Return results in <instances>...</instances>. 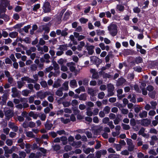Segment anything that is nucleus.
I'll use <instances>...</instances> for the list:
<instances>
[{"mask_svg": "<svg viewBox=\"0 0 158 158\" xmlns=\"http://www.w3.org/2000/svg\"><path fill=\"white\" fill-rule=\"evenodd\" d=\"M7 7L9 10H10L12 8V6L10 5L9 2L6 0H0V18L6 21L9 19L8 16L5 14L2 15V14L6 12V8Z\"/></svg>", "mask_w": 158, "mask_h": 158, "instance_id": "nucleus-1", "label": "nucleus"}, {"mask_svg": "<svg viewBox=\"0 0 158 158\" xmlns=\"http://www.w3.org/2000/svg\"><path fill=\"white\" fill-rule=\"evenodd\" d=\"M108 29L110 34L112 36L116 35L117 33V25L113 23L111 24L108 27Z\"/></svg>", "mask_w": 158, "mask_h": 158, "instance_id": "nucleus-2", "label": "nucleus"}, {"mask_svg": "<svg viewBox=\"0 0 158 158\" xmlns=\"http://www.w3.org/2000/svg\"><path fill=\"white\" fill-rule=\"evenodd\" d=\"M51 6L50 3L47 1H45L44 2L43 9L45 13H48L51 10Z\"/></svg>", "mask_w": 158, "mask_h": 158, "instance_id": "nucleus-3", "label": "nucleus"}, {"mask_svg": "<svg viewBox=\"0 0 158 158\" xmlns=\"http://www.w3.org/2000/svg\"><path fill=\"white\" fill-rule=\"evenodd\" d=\"M127 144L129 145L128 150L131 151L133 150L134 145L133 144L132 140L131 139H127Z\"/></svg>", "mask_w": 158, "mask_h": 158, "instance_id": "nucleus-4", "label": "nucleus"}, {"mask_svg": "<svg viewBox=\"0 0 158 158\" xmlns=\"http://www.w3.org/2000/svg\"><path fill=\"white\" fill-rule=\"evenodd\" d=\"M108 95L111 96L113 95V91L114 90V87L113 85L111 84H109L108 85Z\"/></svg>", "mask_w": 158, "mask_h": 158, "instance_id": "nucleus-5", "label": "nucleus"}, {"mask_svg": "<svg viewBox=\"0 0 158 158\" xmlns=\"http://www.w3.org/2000/svg\"><path fill=\"white\" fill-rule=\"evenodd\" d=\"M7 109V108H6L5 109V115L8 118L12 117L13 116V112L12 111L10 110H6Z\"/></svg>", "mask_w": 158, "mask_h": 158, "instance_id": "nucleus-6", "label": "nucleus"}, {"mask_svg": "<svg viewBox=\"0 0 158 158\" xmlns=\"http://www.w3.org/2000/svg\"><path fill=\"white\" fill-rule=\"evenodd\" d=\"M66 65L69 68L71 72H73L75 71V68L74 66L75 65L74 63L73 62L68 63Z\"/></svg>", "mask_w": 158, "mask_h": 158, "instance_id": "nucleus-7", "label": "nucleus"}, {"mask_svg": "<svg viewBox=\"0 0 158 158\" xmlns=\"http://www.w3.org/2000/svg\"><path fill=\"white\" fill-rule=\"evenodd\" d=\"M73 34L75 37L77 39V40L79 41L84 39L85 38V36L83 35H80L79 33L74 32Z\"/></svg>", "mask_w": 158, "mask_h": 158, "instance_id": "nucleus-8", "label": "nucleus"}, {"mask_svg": "<svg viewBox=\"0 0 158 158\" xmlns=\"http://www.w3.org/2000/svg\"><path fill=\"white\" fill-rule=\"evenodd\" d=\"M99 46L102 50H106L108 51L110 49V47L109 46L106 45L105 46V44L103 43H100L99 44Z\"/></svg>", "mask_w": 158, "mask_h": 158, "instance_id": "nucleus-9", "label": "nucleus"}, {"mask_svg": "<svg viewBox=\"0 0 158 158\" xmlns=\"http://www.w3.org/2000/svg\"><path fill=\"white\" fill-rule=\"evenodd\" d=\"M90 58L91 61L93 63H96L97 61H99V62L101 61V60L96 56H91Z\"/></svg>", "mask_w": 158, "mask_h": 158, "instance_id": "nucleus-10", "label": "nucleus"}, {"mask_svg": "<svg viewBox=\"0 0 158 158\" xmlns=\"http://www.w3.org/2000/svg\"><path fill=\"white\" fill-rule=\"evenodd\" d=\"M8 125L9 127L12 128L14 131H16L18 130V127L15 125L14 123L10 122H9Z\"/></svg>", "mask_w": 158, "mask_h": 158, "instance_id": "nucleus-11", "label": "nucleus"}, {"mask_svg": "<svg viewBox=\"0 0 158 158\" xmlns=\"http://www.w3.org/2000/svg\"><path fill=\"white\" fill-rule=\"evenodd\" d=\"M70 86L73 88H75L77 86V82L75 80H73L70 81Z\"/></svg>", "mask_w": 158, "mask_h": 158, "instance_id": "nucleus-12", "label": "nucleus"}, {"mask_svg": "<svg viewBox=\"0 0 158 158\" xmlns=\"http://www.w3.org/2000/svg\"><path fill=\"white\" fill-rule=\"evenodd\" d=\"M151 121L148 119H144L141 121V124L143 125H148L150 124Z\"/></svg>", "mask_w": 158, "mask_h": 158, "instance_id": "nucleus-13", "label": "nucleus"}, {"mask_svg": "<svg viewBox=\"0 0 158 158\" xmlns=\"http://www.w3.org/2000/svg\"><path fill=\"white\" fill-rule=\"evenodd\" d=\"M12 92L13 94L12 95V97H15L18 95V93H17V89L15 87L13 88L12 89Z\"/></svg>", "mask_w": 158, "mask_h": 158, "instance_id": "nucleus-14", "label": "nucleus"}, {"mask_svg": "<svg viewBox=\"0 0 158 158\" xmlns=\"http://www.w3.org/2000/svg\"><path fill=\"white\" fill-rule=\"evenodd\" d=\"M85 45V43L83 41H81L77 46V49L78 50H81L82 48Z\"/></svg>", "mask_w": 158, "mask_h": 158, "instance_id": "nucleus-15", "label": "nucleus"}, {"mask_svg": "<svg viewBox=\"0 0 158 158\" xmlns=\"http://www.w3.org/2000/svg\"><path fill=\"white\" fill-rule=\"evenodd\" d=\"M18 33L16 31L10 32L9 34V36L11 38H15L18 36Z\"/></svg>", "mask_w": 158, "mask_h": 158, "instance_id": "nucleus-16", "label": "nucleus"}, {"mask_svg": "<svg viewBox=\"0 0 158 158\" xmlns=\"http://www.w3.org/2000/svg\"><path fill=\"white\" fill-rule=\"evenodd\" d=\"M29 115L31 117H32L34 119H36L39 116L38 114H35L32 111H31L29 113Z\"/></svg>", "mask_w": 158, "mask_h": 158, "instance_id": "nucleus-17", "label": "nucleus"}, {"mask_svg": "<svg viewBox=\"0 0 158 158\" xmlns=\"http://www.w3.org/2000/svg\"><path fill=\"white\" fill-rule=\"evenodd\" d=\"M88 93L92 96H94L96 95V92L92 89L88 88Z\"/></svg>", "mask_w": 158, "mask_h": 158, "instance_id": "nucleus-18", "label": "nucleus"}, {"mask_svg": "<svg viewBox=\"0 0 158 158\" xmlns=\"http://www.w3.org/2000/svg\"><path fill=\"white\" fill-rule=\"evenodd\" d=\"M144 129L143 128H141L139 132V134L142 135L144 137H147V135L144 133Z\"/></svg>", "mask_w": 158, "mask_h": 158, "instance_id": "nucleus-19", "label": "nucleus"}, {"mask_svg": "<svg viewBox=\"0 0 158 158\" xmlns=\"http://www.w3.org/2000/svg\"><path fill=\"white\" fill-rule=\"evenodd\" d=\"M4 150L5 153H8L10 154L11 153L13 152L12 149H9L6 146L4 147Z\"/></svg>", "mask_w": 158, "mask_h": 158, "instance_id": "nucleus-20", "label": "nucleus"}, {"mask_svg": "<svg viewBox=\"0 0 158 158\" xmlns=\"http://www.w3.org/2000/svg\"><path fill=\"white\" fill-rule=\"evenodd\" d=\"M60 80H58L56 81L55 82L53 85V88H58L60 87Z\"/></svg>", "mask_w": 158, "mask_h": 158, "instance_id": "nucleus-21", "label": "nucleus"}, {"mask_svg": "<svg viewBox=\"0 0 158 158\" xmlns=\"http://www.w3.org/2000/svg\"><path fill=\"white\" fill-rule=\"evenodd\" d=\"M67 45H62L60 46L59 49L61 51H63L67 49Z\"/></svg>", "mask_w": 158, "mask_h": 158, "instance_id": "nucleus-22", "label": "nucleus"}, {"mask_svg": "<svg viewBox=\"0 0 158 158\" xmlns=\"http://www.w3.org/2000/svg\"><path fill=\"white\" fill-rule=\"evenodd\" d=\"M147 115V112L144 111L142 113H139V116L141 118H145L146 117Z\"/></svg>", "mask_w": 158, "mask_h": 158, "instance_id": "nucleus-23", "label": "nucleus"}, {"mask_svg": "<svg viewBox=\"0 0 158 158\" xmlns=\"http://www.w3.org/2000/svg\"><path fill=\"white\" fill-rule=\"evenodd\" d=\"M39 117L40 118L41 120L44 121L45 120L46 118V116L45 114L44 113H40L39 115Z\"/></svg>", "mask_w": 158, "mask_h": 158, "instance_id": "nucleus-24", "label": "nucleus"}, {"mask_svg": "<svg viewBox=\"0 0 158 158\" xmlns=\"http://www.w3.org/2000/svg\"><path fill=\"white\" fill-rule=\"evenodd\" d=\"M94 151V149L93 148H89L85 150V153L88 154L90 152H93Z\"/></svg>", "mask_w": 158, "mask_h": 158, "instance_id": "nucleus-25", "label": "nucleus"}, {"mask_svg": "<svg viewBox=\"0 0 158 158\" xmlns=\"http://www.w3.org/2000/svg\"><path fill=\"white\" fill-rule=\"evenodd\" d=\"M121 125L123 127V129L125 130H128L130 128V126L128 125H127L122 123L121 124Z\"/></svg>", "mask_w": 158, "mask_h": 158, "instance_id": "nucleus-26", "label": "nucleus"}, {"mask_svg": "<svg viewBox=\"0 0 158 158\" xmlns=\"http://www.w3.org/2000/svg\"><path fill=\"white\" fill-rule=\"evenodd\" d=\"M22 81H28V82H33L34 81L33 80H32L28 77H24L22 78Z\"/></svg>", "mask_w": 158, "mask_h": 158, "instance_id": "nucleus-27", "label": "nucleus"}, {"mask_svg": "<svg viewBox=\"0 0 158 158\" xmlns=\"http://www.w3.org/2000/svg\"><path fill=\"white\" fill-rule=\"evenodd\" d=\"M116 8L119 11H122L124 9V6L122 5H117Z\"/></svg>", "mask_w": 158, "mask_h": 158, "instance_id": "nucleus-28", "label": "nucleus"}, {"mask_svg": "<svg viewBox=\"0 0 158 158\" xmlns=\"http://www.w3.org/2000/svg\"><path fill=\"white\" fill-rule=\"evenodd\" d=\"M79 21L81 23L84 24L87 22L88 20L84 18H81L80 19Z\"/></svg>", "mask_w": 158, "mask_h": 158, "instance_id": "nucleus-29", "label": "nucleus"}, {"mask_svg": "<svg viewBox=\"0 0 158 158\" xmlns=\"http://www.w3.org/2000/svg\"><path fill=\"white\" fill-rule=\"evenodd\" d=\"M68 84L69 82L68 81H65L63 84V88L65 90H67L68 89Z\"/></svg>", "mask_w": 158, "mask_h": 158, "instance_id": "nucleus-30", "label": "nucleus"}, {"mask_svg": "<svg viewBox=\"0 0 158 158\" xmlns=\"http://www.w3.org/2000/svg\"><path fill=\"white\" fill-rule=\"evenodd\" d=\"M45 127L46 129L48 130H50L52 126V124H49L47 122L45 124Z\"/></svg>", "mask_w": 158, "mask_h": 158, "instance_id": "nucleus-31", "label": "nucleus"}, {"mask_svg": "<svg viewBox=\"0 0 158 158\" xmlns=\"http://www.w3.org/2000/svg\"><path fill=\"white\" fill-rule=\"evenodd\" d=\"M60 119L61 121L64 124L70 122V120L69 119L66 118L64 119L63 118H60Z\"/></svg>", "mask_w": 158, "mask_h": 158, "instance_id": "nucleus-32", "label": "nucleus"}, {"mask_svg": "<svg viewBox=\"0 0 158 158\" xmlns=\"http://www.w3.org/2000/svg\"><path fill=\"white\" fill-rule=\"evenodd\" d=\"M56 94L57 95L59 96H61L63 94L62 89H60L57 90L56 92Z\"/></svg>", "mask_w": 158, "mask_h": 158, "instance_id": "nucleus-33", "label": "nucleus"}, {"mask_svg": "<svg viewBox=\"0 0 158 158\" xmlns=\"http://www.w3.org/2000/svg\"><path fill=\"white\" fill-rule=\"evenodd\" d=\"M61 141L64 144H65L67 143V138L66 137H62L61 138Z\"/></svg>", "mask_w": 158, "mask_h": 158, "instance_id": "nucleus-34", "label": "nucleus"}, {"mask_svg": "<svg viewBox=\"0 0 158 158\" xmlns=\"http://www.w3.org/2000/svg\"><path fill=\"white\" fill-rule=\"evenodd\" d=\"M86 114L87 115L89 116H92L93 114V113L91 111L90 108H88L87 109Z\"/></svg>", "mask_w": 158, "mask_h": 158, "instance_id": "nucleus-35", "label": "nucleus"}, {"mask_svg": "<svg viewBox=\"0 0 158 158\" xmlns=\"http://www.w3.org/2000/svg\"><path fill=\"white\" fill-rule=\"evenodd\" d=\"M44 59L46 60L45 61L46 63H48L50 62V60H48V59L50 58V56L48 54H45L44 56Z\"/></svg>", "mask_w": 158, "mask_h": 158, "instance_id": "nucleus-36", "label": "nucleus"}, {"mask_svg": "<svg viewBox=\"0 0 158 158\" xmlns=\"http://www.w3.org/2000/svg\"><path fill=\"white\" fill-rule=\"evenodd\" d=\"M74 37H75V36H74V35H70V36L69 37V38H70V39L73 42L74 44L75 45H76V44H77V41H75Z\"/></svg>", "mask_w": 158, "mask_h": 158, "instance_id": "nucleus-37", "label": "nucleus"}, {"mask_svg": "<svg viewBox=\"0 0 158 158\" xmlns=\"http://www.w3.org/2000/svg\"><path fill=\"white\" fill-rule=\"evenodd\" d=\"M152 106V108L153 109H155L156 108V106L157 105V103L156 102L152 101L150 103Z\"/></svg>", "mask_w": 158, "mask_h": 158, "instance_id": "nucleus-38", "label": "nucleus"}, {"mask_svg": "<svg viewBox=\"0 0 158 158\" xmlns=\"http://www.w3.org/2000/svg\"><path fill=\"white\" fill-rule=\"evenodd\" d=\"M114 147L116 148L117 151H120L122 148L120 144H116L114 145Z\"/></svg>", "mask_w": 158, "mask_h": 158, "instance_id": "nucleus-39", "label": "nucleus"}, {"mask_svg": "<svg viewBox=\"0 0 158 158\" xmlns=\"http://www.w3.org/2000/svg\"><path fill=\"white\" fill-rule=\"evenodd\" d=\"M13 143V142L11 139H7L6 141V143L9 146H11Z\"/></svg>", "mask_w": 158, "mask_h": 158, "instance_id": "nucleus-40", "label": "nucleus"}, {"mask_svg": "<svg viewBox=\"0 0 158 158\" xmlns=\"http://www.w3.org/2000/svg\"><path fill=\"white\" fill-rule=\"evenodd\" d=\"M105 96V94L103 92H101L99 93L98 95V98L100 99H102Z\"/></svg>", "mask_w": 158, "mask_h": 158, "instance_id": "nucleus-41", "label": "nucleus"}, {"mask_svg": "<svg viewBox=\"0 0 158 158\" xmlns=\"http://www.w3.org/2000/svg\"><path fill=\"white\" fill-rule=\"evenodd\" d=\"M31 27L30 25H28L24 27L23 28V30L25 32H28V29Z\"/></svg>", "mask_w": 158, "mask_h": 158, "instance_id": "nucleus-42", "label": "nucleus"}, {"mask_svg": "<svg viewBox=\"0 0 158 158\" xmlns=\"http://www.w3.org/2000/svg\"><path fill=\"white\" fill-rule=\"evenodd\" d=\"M43 29L45 31V32L47 33H48L50 30L49 27L46 26H43Z\"/></svg>", "mask_w": 158, "mask_h": 158, "instance_id": "nucleus-43", "label": "nucleus"}, {"mask_svg": "<svg viewBox=\"0 0 158 158\" xmlns=\"http://www.w3.org/2000/svg\"><path fill=\"white\" fill-rule=\"evenodd\" d=\"M97 34L98 35H103L104 33V31L103 30H100L96 31Z\"/></svg>", "mask_w": 158, "mask_h": 158, "instance_id": "nucleus-44", "label": "nucleus"}, {"mask_svg": "<svg viewBox=\"0 0 158 158\" xmlns=\"http://www.w3.org/2000/svg\"><path fill=\"white\" fill-rule=\"evenodd\" d=\"M37 95L38 97L40 98H44V95L43 93L42 92L40 91L37 93Z\"/></svg>", "mask_w": 158, "mask_h": 158, "instance_id": "nucleus-45", "label": "nucleus"}, {"mask_svg": "<svg viewBox=\"0 0 158 158\" xmlns=\"http://www.w3.org/2000/svg\"><path fill=\"white\" fill-rule=\"evenodd\" d=\"M26 135L28 137H33L34 135L32 132L29 131L26 133Z\"/></svg>", "mask_w": 158, "mask_h": 158, "instance_id": "nucleus-46", "label": "nucleus"}, {"mask_svg": "<svg viewBox=\"0 0 158 158\" xmlns=\"http://www.w3.org/2000/svg\"><path fill=\"white\" fill-rule=\"evenodd\" d=\"M134 70L138 72H140L142 71V68L140 67L136 66L134 68Z\"/></svg>", "mask_w": 158, "mask_h": 158, "instance_id": "nucleus-47", "label": "nucleus"}, {"mask_svg": "<svg viewBox=\"0 0 158 158\" xmlns=\"http://www.w3.org/2000/svg\"><path fill=\"white\" fill-rule=\"evenodd\" d=\"M40 5L39 4H37L34 6L33 10L34 11H36L37 9H38L40 7Z\"/></svg>", "mask_w": 158, "mask_h": 158, "instance_id": "nucleus-48", "label": "nucleus"}, {"mask_svg": "<svg viewBox=\"0 0 158 158\" xmlns=\"http://www.w3.org/2000/svg\"><path fill=\"white\" fill-rule=\"evenodd\" d=\"M142 59L141 57H137L135 60V62L137 63H139L142 62Z\"/></svg>", "mask_w": 158, "mask_h": 158, "instance_id": "nucleus-49", "label": "nucleus"}, {"mask_svg": "<svg viewBox=\"0 0 158 158\" xmlns=\"http://www.w3.org/2000/svg\"><path fill=\"white\" fill-rule=\"evenodd\" d=\"M134 12L135 13H139L140 11V9L138 7H135L133 9Z\"/></svg>", "mask_w": 158, "mask_h": 158, "instance_id": "nucleus-50", "label": "nucleus"}, {"mask_svg": "<svg viewBox=\"0 0 158 158\" xmlns=\"http://www.w3.org/2000/svg\"><path fill=\"white\" fill-rule=\"evenodd\" d=\"M19 155L21 158H24L26 156L25 153L23 152H20Z\"/></svg>", "mask_w": 158, "mask_h": 158, "instance_id": "nucleus-51", "label": "nucleus"}, {"mask_svg": "<svg viewBox=\"0 0 158 158\" xmlns=\"http://www.w3.org/2000/svg\"><path fill=\"white\" fill-rule=\"evenodd\" d=\"M53 64L55 70H57L59 68L58 64L55 62H53Z\"/></svg>", "mask_w": 158, "mask_h": 158, "instance_id": "nucleus-52", "label": "nucleus"}, {"mask_svg": "<svg viewBox=\"0 0 158 158\" xmlns=\"http://www.w3.org/2000/svg\"><path fill=\"white\" fill-rule=\"evenodd\" d=\"M5 44H8L11 43L12 42V40L10 38L7 39H5Z\"/></svg>", "mask_w": 158, "mask_h": 158, "instance_id": "nucleus-53", "label": "nucleus"}, {"mask_svg": "<svg viewBox=\"0 0 158 158\" xmlns=\"http://www.w3.org/2000/svg\"><path fill=\"white\" fill-rule=\"evenodd\" d=\"M109 121V119L107 117H105L103 119L102 122L104 123H108Z\"/></svg>", "mask_w": 158, "mask_h": 158, "instance_id": "nucleus-54", "label": "nucleus"}, {"mask_svg": "<svg viewBox=\"0 0 158 158\" xmlns=\"http://www.w3.org/2000/svg\"><path fill=\"white\" fill-rule=\"evenodd\" d=\"M110 110V108L108 106H106L105 107L104 109V111L106 114H108L109 113Z\"/></svg>", "mask_w": 158, "mask_h": 158, "instance_id": "nucleus-55", "label": "nucleus"}, {"mask_svg": "<svg viewBox=\"0 0 158 158\" xmlns=\"http://www.w3.org/2000/svg\"><path fill=\"white\" fill-rule=\"evenodd\" d=\"M56 133L59 134V135H62L65 134V132L64 130H62L57 131Z\"/></svg>", "mask_w": 158, "mask_h": 158, "instance_id": "nucleus-56", "label": "nucleus"}, {"mask_svg": "<svg viewBox=\"0 0 158 158\" xmlns=\"http://www.w3.org/2000/svg\"><path fill=\"white\" fill-rule=\"evenodd\" d=\"M2 36H3L4 37L6 38V37L8 35V33L5 31H2Z\"/></svg>", "mask_w": 158, "mask_h": 158, "instance_id": "nucleus-57", "label": "nucleus"}, {"mask_svg": "<svg viewBox=\"0 0 158 158\" xmlns=\"http://www.w3.org/2000/svg\"><path fill=\"white\" fill-rule=\"evenodd\" d=\"M70 12H66L64 14V19H67L69 17L70 14Z\"/></svg>", "mask_w": 158, "mask_h": 158, "instance_id": "nucleus-58", "label": "nucleus"}, {"mask_svg": "<svg viewBox=\"0 0 158 158\" xmlns=\"http://www.w3.org/2000/svg\"><path fill=\"white\" fill-rule=\"evenodd\" d=\"M156 114V112L153 110H150L148 113V114L150 116H154Z\"/></svg>", "mask_w": 158, "mask_h": 158, "instance_id": "nucleus-59", "label": "nucleus"}, {"mask_svg": "<svg viewBox=\"0 0 158 158\" xmlns=\"http://www.w3.org/2000/svg\"><path fill=\"white\" fill-rule=\"evenodd\" d=\"M61 69L64 72H65L67 70L68 68L65 66L62 65L61 67Z\"/></svg>", "mask_w": 158, "mask_h": 158, "instance_id": "nucleus-60", "label": "nucleus"}, {"mask_svg": "<svg viewBox=\"0 0 158 158\" xmlns=\"http://www.w3.org/2000/svg\"><path fill=\"white\" fill-rule=\"evenodd\" d=\"M40 84L41 86L44 87H45L47 86L46 82L44 81H42L40 82Z\"/></svg>", "mask_w": 158, "mask_h": 158, "instance_id": "nucleus-61", "label": "nucleus"}, {"mask_svg": "<svg viewBox=\"0 0 158 158\" xmlns=\"http://www.w3.org/2000/svg\"><path fill=\"white\" fill-rule=\"evenodd\" d=\"M29 93V92L27 90H24L22 91V94L24 96H27Z\"/></svg>", "mask_w": 158, "mask_h": 158, "instance_id": "nucleus-62", "label": "nucleus"}, {"mask_svg": "<svg viewBox=\"0 0 158 158\" xmlns=\"http://www.w3.org/2000/svg\"><path fill=\"white\" fill-rule=\"evenodd\" d=\"M121 112L123 114H127L128 112V110L127 109H123L121 110Z\"/></svg>", "mask_w": 158, "mask_h": 158, "instance_id": "nucleus-63", "label": "nucleus"}, {"mask_svg": "<svg viewBox=\"0 0 158 158\" xmlns=\"http://www.w3.org/2000/svg\"><path fill=\"white\" fill-rule=\"evenodd\" d=\"M151 107L149 104H146L144 107V108L146 110H148L151 108Z\"/></svg>", "mask_w": 158, "mask_h": 158, "instance_id": "nucleus-64", "label": "nucleus"}]
</instances>
